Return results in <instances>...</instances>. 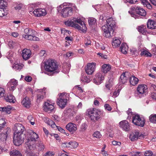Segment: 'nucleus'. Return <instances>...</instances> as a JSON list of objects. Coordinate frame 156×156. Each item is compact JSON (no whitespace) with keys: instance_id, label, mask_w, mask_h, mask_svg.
<instances>
[{"instance_id":"15","label":"nucleus","mask_w":156,"mask_h":156,"mask_svg":"<svg viewBox=\"0 0 156 156\" xmlns=\"http://www.w3.org/2000/svg\"><path fill=\"white\" fill-rule=\"evenodd\" d=\"M32 12L36 17H40L45 16L46 14V11L44 9L41 8L35 9Z\"/></svg>"},{"instance_id":"34","label":"nucleus","mask_w":156,"mask_h":156,"mask_svg":"<svg viewBox=\"0 0 156 156\" xmlns=\"http://www.w3.org/2000/svg\"><path fill=\"white\" fill-rule=\"evenodd\" d=\"M80 80L81 82L85 84L86 83H88L90 82V80L89 76H85L81 78Z\"/></svg>"},{"instance_id":"8","label":"nucleus","mask_w":156,"mask_h":156,"mask_svg":"<svg viewBox=\"0 0 156 156\" xmlns=\"http://www.w3.org/2000/svg\"><path fill=\"white\" fill-rule=\"evenodd\" d=\"M132 122L136 126L143 127L144 126L145 121L144 119L140 118L139 115L135 114L132 117Z\"/></svg>"},{"instance_id":"11","label":"nucleus","mask_w":156,"mask_h":156,"mask_svg":"<svg viewBox=\"0 0 156 156\" xmlns=\"http://www.w3.org/2000/svg\"><path fill=\"white\" fill-rule=\"evenodd\" d=\"M73 10L72 8L70 7H66L62 9L61 12V13L63 17L66 18L72 15Z\"/></svg>"},{"instance_id":"2","label":"nucleus","mask_w":156,"mask_h":156,"mask_svg":"<svg viewBox=\"0 0 156 156\" xmlns=\"http://www.w3.org/2000/svg\"><path fill=\"white\" fill-rule=\"evenodd\" d=\"M107 24L102 27L103 31V35L107 38L112 37L115 27V20L112 17H110L107 20Z\"/></svg>"},{"instance_id":"36","label":"nucleus","mask_w":156,"mask_h":156,"mask_svg":"<svg viewBox=\"0 0 156 156\" xmlns=\"http://www.w3.org/2000/svg\"><path fill=\"white\" fill-rule=\"evenodd\" d=\"M138 30L139 32L143 34H145L146 32H147L146 26L142 25L141 26L139 27Z\"/></svg>"},{"instance_id":"5","label":"nucleus","mask_w":156,"mask_h":156,"mask_svg":"<svg viewBox=\"0 0 156 156\" xmlns=\"http://www.w3.org/2000/svg\"><path fill=\"white\" fill-rule=\"evenodd\" d=\"M87 112L91 120L94 122L98 121L101 117L105 115V113L95 108L88 109Z\"/></svg>"},{"instance_id":"60","label":"nucleus","mask_w":156,"mask_h":156,"mask_svg":"<svg viewBox=\"0 0 156 156\" xmlns=\"http://www.w3.org/2000/svg\"><path fill=\"white\" fill-rule=\"evenodd\" d=\"M16 6L14 7L15 9L16 10H19L22 8L21 4H16Z\"/></svg>"},{"instance_id":"35","label":"nucleus","mask_w":156,"mask_h":156,"mask_svg":"<svg viewBox=\"0 0 156 156\" xmlns=\"http://www.w3.org/2000/svg\"><path fill=\"white\" fill-rule=\"evenodd\" d=\"M121 41L120 40L118 39L115 38L114 40L112 43V44L114 48H116L117 47L119 46L121 44Z\"/></svg>"},{"instance_id":"4","label":"nucleus","mask_w":156,"mask_h":156,"mask_svg":"<svg viewBox=\"0 0 156 156\" xmlns=\"http://www.w3.org/2000/svg\"><path fill=\"white\" fill-rule=\"evenodd\" d=\"M28 136L26 140L25 147L28 148H32L34 147V144H35L39 139L38 135L32 130H30L28 133Z\"/></svg>"},{"instance_id":"1","label":"nucleus","mask_w":156,"mask_h":156,"mask_svg":"<svg viewBox=\"0 0 156 156\" xmlns=\"http://www.w3.org/2000/svg\"><path fill=\"white\" fill-rule=\"evenodd\" d=\"M13 130V143L15 145L20 146L23 142L26 137L25 128L22 124L16 123L14 125Z\"/></svg>"},{"instance_id":"64","label":"nucleus","mask_w":156,"mask_h":156,"mask_svg":"<svg viewBox=\"0 0 156 156\" xmlns=\"http://www.w3.org/2000/svg\"><path fill=\"white\" fill-rule=\"evenodd\" d=\"M52 136H53L57 140L59 139V138L58 134H56L53 133L51 134Z\"/></svg>"},{"instance_id":"62","label":"nucleus","mask_w":156,"mask_h":156,"mask_svg":"<svg viewBox=\"0 0 156 156\" xmlns=\"http://www.w3.org/2000/svg\"><path fill=\"white\" fill-rule=\"evenodd\" d=\"M53 119L54 120H55L57 121H58L59 120V118L58 116L56 115H53L52 116Z\"/></svg>"},{"instance_id":"9","label":"nucleus","mask_w":156,"mask_h":156,"mask_svg":"<svg viewBox=\"0 0 156 156\" xmlns=\"http://www.w3.org/2000/svg\"><path fill=\"white\" fill-rule=\"evenodd\" d=\"M147 89L146 85L144 84H139L136 89L137 96L139 98L144 96L146 95V93L147 91Z\"/></svg>"},{"instance_id":"61","label":"nucleus","mask_w":156,"mask_h":156,"mask_svg":"<svg viewBox=\"0 0 156 156\" xmlns=\"http://www.w3.org/2000/svg\"><path fill=\"white\" fill-rule=\"evenodd\" d=\"M25 80L28 82H30L31 81L32 78L30 76H27L25 77Z\"/></svg>"},{"instance_id":"28","label":"nucleus","mask_w":156,"mask_h":156,"mask_svg":"<svg viewBox=\"0 0 156 156\" xmlns=\"http://www.w3.org/2000/svg\"><path fill=\"white\" fill-rule=\"evenodd\" d=\"M66 147H70L71 148H75L78 146V144L76 142H70L69 143H66L64 144Z\"/></svg>"},{"instance_id":"26","label":"nucleus","mask_w":156,"mask_h":156,"mask_svg":"<svg viewBox=\"0 0 156 156\" xmlns=\"http://www.w3.org/2000/svg\"><path fill=\"white\" fill-rule=\"evenodd\" d=\"M4 99L7 102L14 103L15 102L14 101L15 99L14 97L10 94H8L4 96Z\"/></svg>"},{"instance_id":"21","label":"nucleus","mask_w":156,"mask_h":156,"mask_svg":"<svg viewBox=\"0 0 156 156\" xmlns=\"http://www.w3.org/2000/svg\"><path fill=\"white\" fill-rule=\"evenodd\" d=\"M10 132V129L9 128H7L4 131V133L0 134V140L1 141L4 142L6 141L8 136Z\"/></svg>"},{"instance_id":"24","label":"nucleus","mask_w":156,"mask_h":156,"mask_svg":"<svg viewBox=\"0 0 156 156\" xmlns=\"http://www.w3.org/2000/svg\"><path fill=\"white\" fill-rule=\"evenodd\" d=\"M67 100L66 98H59L57 101V104L62 108H64L66 105Z\"/></svg>"},{"instance_id":"18","label":"nucleus","mask_w":156,"mask_h":156,"mask_svg":"<svg viewBox=\"0 0 156 156\" xmlns=\"http://www.w3.org/2000/svg\"><path fill=\"white\" fill-rule=\"evenodd\" d=\"M46 92L42 89L38 90L37 94V101L40 102L45 97Z\"/></svg>"},{"instance_id":"6","label":"nucleus","mask_w":156,"mask_h":156,"mask_svg":"<svg viewBox=\"0 0 156 156\" xmlns=\"http://www.w3.org/2000/svg\"><path fill=\"white\" fill-rule=\"evenodd\" d=\"M33 31L34 30L30 28H26L24 30V32L25 34L22 35V37L26 39L31 41H39V38L33 34Z\"/></svg>"},{"instance_id":"27","label":"nucleus","mask_w":156,"mask_h":156,"mask_svg":"<svg viewBox=\"0 0 156 156\" xmlns=\"http://www.w3.org/2000/svg\"><path fill=\"white\" fill-rule=\"evenodd\" d=\"M22 105L26 108H29L31 105V102L29 98L25 97L23 98L22 101Z\"/></svg>"},{"instance_id":"45","label":"nucleus","mask_w":156,"mask_h":156,"mask_svg":"<svg viewBox=\"0 0 156 156\" xmlns=\"http://www.w3.org/2000/svg\"><path fill=\"white\" fill-rule=\"evenodd\" d=\"M6 5V2L3 0H0V8L4 9Z\"/></svg>"},{"instance_id":"7","label":"nucleus","mask_w":156,"mask_h":156,"mask_svg":"<svg viewBox=\"0 0 156 156\" xmlns=\"http://www.w3.org/2000/svg\"><path fill=\"white\" fill-rule=\"evenodd\" d=\"M44 68L48 72H52L56 70L58 68L56 62L52 59H48L45 62Z\"/></svg>"},{"instance_id":"42","label":"nucleus","mask_w":156,"mask_h":156,"mask_svg":"<svg viewBox=\"0 0 156 156\" xmlns=\"http://www.w3.org/2000/svg\"><path fill=\"white\" fill-rule=\"evenodd\" d=\"M47 124L48 125L51 126V127L52 128H55L57 126L55 124V122L52 121L50 119H48V120Z\"/></svg>"},{"instance_id":"56","label":"nucleus","mask_w":156,"mask_h":156,"mask_svg":"<svg viewBox=\"0 0 156 156\" xmlns=\"http://www.w3.org/2000/svg\"><path fill=\"white\" fill-rule=\"evenodd\" d=\"M43 156H54L53 152L48 151Z\"/></svg>"},{"instance_id":"63","label":"nucleus","mask_w":156,"mask_h":156,"mask_svg":"<svg viewBox=\"0 0 156 156\" xmlns=\"http://www.w3.org/2000/svg\"><path fill=\"white\" fill-rule=\"evenodd\" d=\"M151 97L153 99L156 100V93L152 92L151 94Z\"/></svg>"},{"instance_id":"53","label":"nucleus","mask_w":156,"mask_h":156,"mask_svg":"<svg viewBox=\"0 0 156 156\" xmlns=\"http://www.w3.org/2000/svg\"><path fill=\"white\" fill-rule=\"evenodd\" d=\"M27 156H36L34 153H33L31 151H26Z\"/></svg>"},{"instance_id":"55","label":"nucleus","mask_w":156,"mask_h":156,"mask_svg":"<svg viewBox=\"0 0 156 156\" xmlns=\"http://www.w3.org/2000/svg\"><path fill=\"white\" fill-rule=\"evenodd\" d=\"M57 129L60 132L62 133H65V130L62 128L60 126H56Z\"/></svg>"},{"instance_id":"13","label":"nucleus","mask_w":156,"mask_h":156,"mask_svg":"<svg viewBox=\"0 0 156 156\" xmlns=\"http://www.w3.org/2000/svg\"><path fill=\"white\" fill-rule=\"evenodd\" d=\"M34 146L32 148H28L27 149H29L30 150H32L36 149V150L38 151H43L44 149V146L43 143L41 141H38L37 143L36 144H34Z\"/></svg>"},{"instance_id":"50","label":"nucleus","mask_w":156,"mask_h":156,"mask_svg":"<svg viewBox=\"0 0 156 156\" xmlns=\"http://www.w3.org/2000/svg\"><path fill=\"white\" fill-rule=\"evenodd\" d=\"M120 91L119 89H118L117 91H114L113 93L112 97L113 98H116L117 97L119 94Z\"/></svg>"},{"instance_id":"33","label":"nucleus","mask_w":156,"mask_h":156,"mask_svg":"<svg viewBox=\"0 0 156 156\" xmlns=\"http://www.w3.org/2000/svg\"><path fill=\"white\" fill-rule=\"evenodd\" d=\"M11 110V108L9 106L5 107H0V111L5 112L8 114H9L10 113V111Z\"/></svg>"},{"instance_id":"37","label":"nucleus","mask_w":156,"mask_h":156,"mask_svg":"<svg viewBox=\"0 0 156 156\" xmlns=\"http://www.w3.org/2000/svg\"><path fill=\"white\" fill-rule=\"evenodd\" d=\"M10 155L11 156H22L20 151L16 150H13L11 151Z\"/></svg>"},{"instance_id":"38","label":"nucleus","mask_w":156,"mask_h":156,"mask_svg":"<svg viewBox=\"0 0 156 156\" xmlns=\"http://www.w3.org/2000/svg\"><path fill=\"white\" fill-rule=\"evenodd\" d=\"M8 14V11L6 8H0V17H2Z\"/></svg>"},{"instance_id":"40","label":"nucleus","mask_w":156,"mask_h":156,"mask_svg":"<svg viewBox=\"0 0 156 156\" xmlns=\"http://www.w3.org/2000/svg\"><path fill=\"white\" fill-rule=\"evenodd\" d=\"M22 65H23L22 64H15L13 66V68L14 69H15L16 70H18L20 71L22 68L23 66Z\"/></svg>"},{"instance_id":"22","label":"nucleus","mask_w":156,"mask_h":156,"mask_svg":"<svg viewBox=\"0 0 156 156\" xmlns=\"http://www.w3.org/2000/svg\"><path fill=\"white\" fill-rule=\"evenodd\" d=\"M22 55L24 59L27 60L30 57L31 55V51L29 49H24L22 51Z\"/></svg>"},{"instance_id":"51","label":"nucleus","mask_w":156,"mask_h":156,"mask_svg":"<svg viewBox=\"0 0 156 156\" xmlns=\"http://www.w3.org/2000/svg\"><path fill=\"white\" fill-rule=\"evenodd\" d=\"M46 51L45 50H41L39 54V55L41 57H45L47 55Z\"/></svg>"},{"instance_id":"17","label":"nucleus","mask_w":156,"mask_h":156,"mask_svg":"<svg viewBox=\"0 0 156 156\" xmlns=\"http://www.w3.org/2000/svg\"><path fill=\"white\" fill-rule=\"evenodd\" d=\"M119 127L123 130L128 131L130 130V125L128 122L126 120L121 121L119 123Z\"/></svg>"},{"instance_id":"52","label":"nucleus","mask_w":156,"mask_h":156,"mask_svg":"<svg viewBox=\"0 0 156 156\" xmlns=\"http://www.w3.org/2000/svg\"><path fill=\"white\" fill-rule=\"evenodd\" d=\"M67 113L68 114H69L70 116H72L73 115L74 112L72 109L69 108L67 110Z\"/></svg>"},{"instance_id":"3","label":"nucleus","mask_w":156,"mask_h":156,"mask_svg":"<svg viewBox=\"0 0 156 156\" xmlns=\"http://www.w3.org/2000/svg\"><path fill=\"white\" fill-rule=\"evenodd\" d=\"M65 23L67 26L72 27L83 33L85 32L87 30L84 22L80 18H73L72 20L65 21Z\"/></svg>"},{"instance_id":"16","label":"nucleus","mask_w":156,"mask_h":156,"mask_svg":"<svg viewBox=\"0 0 156 156\" xmlns=\"http://www.w3.org/2000/svg\"><path fill=\"white\" fill-rule=\"evenodd\" d=\"M104 78V76L102 75L101 73H97L95 75L94 79V82L97 84H99L101 83Z\"/></svg>"},{"instance_id":"41","label":"nucleus","mask_w":156,"mask_h":156,"mask_svg":"<svg viewBox=\"0 0 156 156\" xmlns=\"http://www.w3.org/2000/svg\"><path fill=\"white\" fill-rule=\"evenodd\" d=\"M140 55H144L146 57H151L152 56L151 54L146 50H144L142 51L140 53Z\"/></svg>"},{"instance_id":"58","label":"nucleus","mask_w":156,"mask_h":156,"mask_svg":"<svg viewBox=\"0 0 156 156\" xmlns=\"http://www.w3.org/2000/svg\"><path fill=\"white\" fill-rule=\"evenodd\" d=\"M112 144L114 145H118L120 146L121 144L120 142H117L116 141H113L112 142Z\"/></svg>"},{"instance_id":"30","label":"nucleus","mask_w":156,"mask_h":156,"mask_svg":"<svg viewBox=\"0 0 156 156\" xmlns=\"http://www.w3.org/2000/svg\"><path fill=\"white\" fill-rule=\"evenodd\" d=\"M17 81L16 80L12 79L8 83V84L11 86V90H13L15 88L16 86Z\"/></svg>"},{"instance_id":"48","label":"nucleus","mask_w":156,"mask_h":156,"mask_svg":"<svg viewBox=\"0 0 156 156\" xmlns=\"http://www.w3.org/2000/svg\"><path fill=\"white\" fill-rule=\"evenodd\" d=\"M6 123V122L5 121V119L0 117V125H1L0 128L2 126L4 127V126Z\"/></svg>"},{"instance_id":"43","label":"nucleus","mask_w":156,"mask_h":156,"mask_svg":"<svg viewBox=\"0 0 156 156\" xmlns=\"http://www.w3.org/2000/svg\"><path fill=\"white\" fill-rule=\"evenodd\" d=\"M149 117L150 122L154 123L156 122V114L151 115Z\"/></svg>"},{"instance_id":"49","label":"nucleus","mask_w":156,"mask_h":156,"mask_svg":"<svg viewBox=\"0 0 156 156\" xmlns=\"http://www.w3.org/2000/svg\"><path fill=\"white\" fill-rule=\"evenodd\" d=\"M153 155L152 151L150 150L146 151L144 153L145 156H152Z\"/></svg>"},{"instance_id":"14","label":"nucleus","mask_w":156,"mask_h":156,"mask_svg":"<svg viewBox=\"0 0 156 156\" xmlns=\"http://www.w3.org/2000/svg\"><path fill=\"white\" fill-rule=\"evenodd\" d=\"M44 104L43 108L45 111L48 113L54 112V105L55 104L54 103L50 104L48 102H45Z\"/></svg>"},{"instance_id":"57","label":"nucleus","mask_w":156,"mask_h":156,"mask_svg":"<svg viewBox=\"0 0 156 156\" xmlns=\"http://www.w3.org/2000/svg\"><path fill=\"white\" fill-rule=\"evenodd\" d=\"M129 12L130 14L132 17H134L135 19L138 18V16L134 14L133 12H132V11H129Z\"/></svg>"},{"instance_id":"23","label":"nucleus","mask_w":156,"mask_h":156,"mask_svg":"<svg viewBox=\"0 0 156 156\" xmlns=\"http://www.w3.org/2000/svg\"><path fill=\"white\" fill-rule=\"evenodd\" d=\"M133 9H135L136 13L142 16H145L146 14V12L143 8L140 7H136L132 8Z\"/></svg>"},{"instance_id":"31","label":"nucleus","mask_w":156,"mask_h":156,"mask_svg":"<svg viewBox=\"0 0 156 156\" xmlns=\"http://www.w3.org/2000/svg\"><path fill=\"white\" fill-rule=\"evenodd\" d=\"M128 48V46L126 44L122 43L120 48L121 52L122 53L126 54L127 53Z\"/></svg>"},{"instance_id":"54","label":"nucleus","mask_w":156,"mask_h":156,"mask_svg":"<svg viewBox=\"0 0 156 156\" xmlns=\"http://www.w3.org/2000/svg\"><path fill=\"white\" fill-rule=\"evenodd\" d=\"M105 109L108 111H111L112 109L111 107L108 104H106L104 105Z\"/></svg>"},{"instance_id":"46","label":"nucleus","mask_w":156,"mask_h":156,"mask_svg":"<svg viewBox=\"0 0 156 156\" xmlns=\"http://www.w3.org/2000/svg\"><path fill=\"white\" fill-rule=\"evenodd\" d=\"M93 136L96 138H100L101 137V135L99 132L96 131L93 134Z\"/></svg>"},{"instance_id":"25","label":"nucleus","mask_w":156,"mask_h":156,"mask_svg":"<svg viewBox=\"0 0 156 156\" xmlns=\"http://www.w3.org/2000/svg\"><path fill=\"white\" fill-rule=\"evenodd\" d=\"M147 27L149 29H155L156 28V22L153 20L149 19L147 23Z\"/></svg>"},{"instance_id":"29","label":"nucleus","mask_w":156,"mask_h":156,"mask_svg":"<svg viewBox=\"0 0 156 156\" xmlns=\"http://www.w3.org/2000/svg\"><path fill=\"white\" fill-rule=\"evenodd\" d=\"M139 81L138 79L135 76H133L130 78L129 82L130 84L132 86H135L138 83Z\"/></svg>"},{"instance_id":"39","label":"nucleus","mask_w":156,"mask_h":156,"mask_svg":"<svg viewBox=\"0 0 156 156\" xmlns=\"http://www.w3.org/2000/svg\"><path fill=\"white\" fill-rule=\"evenodd\" d=\"M88 22L89 25L91 26L96 24V20L94 18H90Z\"/></svg>"},{"instance_id":"10","label":"nucleus","mask_w":156,"mask_h":156,"mask_svg":"<svg viewBox=\"0 0 156 156\" xmlns=\"http://www.w3.org/2000/svg\"><path fill=\"white\" fill-rule=\"evenodd\" d=\"M144 135L142 133H140L139 131L135 130L129 135V138L132 141L137 140L138 138L141 139L144 138Z\"/></svg>"},{"instance_id":"44","label":"nucleus","mask_w":156,"mask_h":156,"mask_svg":"<svg viewBox=\"0 0 156 156\" xmlns=\"http://www.w3.org/2000/svg\"><path fill=\"white\" fill-rule=\"evenodd\" d=\"M126 113L128 115V119H129L131 118V115L133 116L135 114L132 112V110L130 108L126 112Z\"/></svg>"},{"instance_id":"59","label":"nucleus","mask_w":156,"mask_h":156,"mask_svg":"<svg viewBox=\"0 0 156 156\" xmlns=\"http://www.w3.org/2000/svg\"><path fill=\"white\" fill-rule=\"evenodd\" d=\"M150 89L152 90H156V85L153 84H150Z\"/></svg>"},{"instance_id":"47","label":"nucleus","mask_w":156,"mask_h":156,"mask_svg":"<svg viewBox=\"0 0 156 156\" xmlns=\"http://www.w3.org/2000/svg\"><path fill=\"white\" fill-rule=\"evenodd\" d=\"M131 54L133 55H138V51L135 48H133L130 49Z\"/></svg>"},{"instance_id":"20","label":"nucleus","mask_w":156,"mask_h":156,"mask_svg":"<svg viewBox=\"0 0 156 156\" xmlns=\"http://www.w3.org/2000/svg\"><path fill=\"white\" fill-rule=\"evenodd\" d=\"M129 73L128 72L123 73L120 76V78L119 79V82L120 83H125L126 82L129 77L128 75Z\"/></svg>"},{"instance_id":"19","label":"nucleus","mask_w":156,"mask_h":156,"mask_svg":"<svg viewBox=\"0 0 156 156\" xmlns=\"http://www.w3.org/2000/svg\"><path fill=\"white\" fill-rule=\"evenodd\" d=\"M66 129L69 132L73 133L75 132L77 130V127L76 125L74 123L72 122H69L68 123L66 126Z\"/></svg>"},{"instance_id":"12","label":"nucleus","mask_w":156,"mask_h":156,"mask_svg":"<svg viewBox=\"0 0 156 156\" xmlns=\"http://www.w3.org/2000/svg\"><path fill=\"white\" fill-rule=\"evenodd\" d=\"M96 63H88L85 69V71L88 74H91L94 71Z\"/></svg>"},{"instance_id":"32","label":"nucleus","mask_w":156,"mask_h":156,"mask_svg":"<svg viewBox=\"0 0 156 156\" xmlns=\"http://www.w3.org/2000/svg\"><path fill=\"white\" fill-rule=\"evenodd\" d=\"M111 68L110 65L104 64L102 66L101 71L104 73H106L110 70Z\"/></svg>"}]
</instances>
